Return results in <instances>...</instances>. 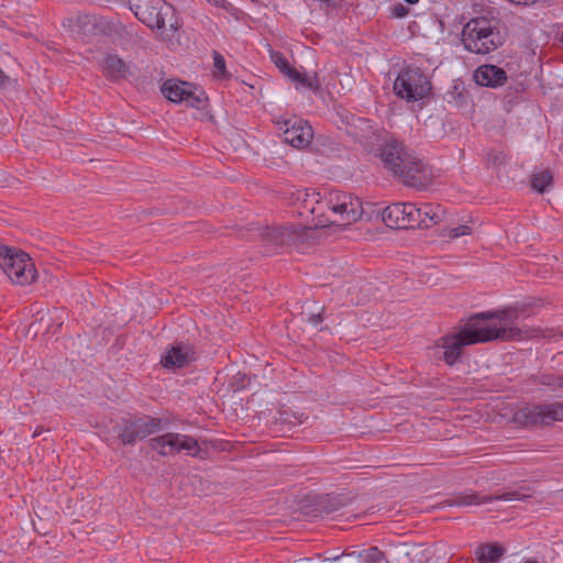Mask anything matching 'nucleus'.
Instances as JSON below:
<instances>
[{"instance_id":"obj_1","label":"nucleus","mask_w":563,"mask_h":563,"mask_svg":"<svg viewBox=\"0 0 563 563\" xmlns=\"http://www.w3.org/2000/svg\"><path fill=\"white\" fill-rule=\"evenodd\" d=\"M289 200L299 217L311 218V224L318 229L338 227L345 230L364 216L363 201L347 191L330 190L321 195L313 189H298L291 192Z\"/></svg>"},{"instance_id":"obj_2","label":"nucleus","mask_w":563,"mask_h":563,"mask_svg":"<svg viewBox=\"0 0 563 563\" xmlns=\"http://www.w3.org/2000/svg\"><path fill=\"white\" fill-rule=\"evenodd\" d=\"M522 309L508 306L476 313L463 325L473 344L492 341L520 342L550 336L551 330L541 327L519 325Z\"/></svg>"},{"instance_id":"obj_3","label":"nucleus","mask_w":563,"mask_h":563,"mask_svg":"<svg viewBox=\"0 0 563 563\" xmlns=\"http://www.w3.org/2000/svg\"><path fill=\"white\" fill-rule=\"evenodd\" d=\"M465 48L475 54H488L504 43L498 21L475 18L468 21L462 33Z\"/></svg>"},{"instance_id":"obj_4","label":"nucleus","mask_w":563,"mask_h":563,"mask_svg":"<svg viewBox=\"0 0 563 563\" xmlns=\"http://www.w3.org/2000/svg\"><path fill=\"white\" fill-rule=\"evenodd\" d=\"M134 15L151 29L163 30L168 23L169 31L174 34L177 32V21L175 18V9L170 2H134L129 7ZM161 40L166 42L168 46H174L179 43L178 38L173 36H165L161 32Z\"/></svg>"},{"instance_id":"obj_5","label":"nucleus","mask_w":563,"mask_h":563,"mask_svg":"<svg viewBox=\"0 0 563 563\" xmlns=\"http://www.w3.org/2000/svg\"><path fill=\"white\" fill-rule=\"evenodd\" d=\"M0 267L18 285H29L36 278V269L32 260L18 249L0 245Z\"/></svg>"},{"instance_id":"obj_6","label":"nucleus","mask_w":563,"mask_h":563,"mask_svg":"<svg viewBox=\"0 0 563 563\" xmlns=\"http://www.w3.org/2000/svg\"><path fill=\"white\" fill-rule=\"evenodd\" d=\"M305 223L299 225L287 224L277 228H268L265 239L273 246H295L299 251L306 250V244L316 238V229L311 224V218H303Z\"/></svg>"},{"instance_id":"obj_7","label":"nucleus","mask_w":563,"mask_h":563,"mask_svg":"<svg viewBox=\"0 0 563 563\" xmlns=\"http://www.w3.org/2000/svg\"><path fill=\"white\" fill-rule=\"evenodd\" d=\"M511 421L519 427L550 424L563 421V401L553 404L523 405L512 413Z\"/></svg>"},{"instance_id":"obj_8","label":"nucleus","mask_w":563,"mask_h":563,"mask_svg":"<svg viewBox=\"0 0 563 563\" xmlns=\"http://www.w3.org/2000/svg\"><path fill=\"white\" fill-rule=\"evenodd\" d=\"M395 93L408 101H419L431 91V82L418 67H406L397 76L394 82Z\"/></svg>"},{"instance_id":"obj_9","label":"nucleus","mask_w":563,"mask_h":563,"mask_svg":"<svg viewBox=\"0 0 563 563\" xmlns=\"http://www.w3.org/2000/svg\"><path fill=\"white\" fill-rule=\"evenodd\" d=\"M473 345L465 329L462 327L455 332L446 333L439 338L429 347L435 360L443 361L446 365H454L462 356L464 346Z\"/></svg>"},{"instance_id":"obj_10","label":"nucleus","mask_w":563,"mask_h":563,"mask_svg":"<svg viewBox=\"0 0 563 563\" xmlns=\"http://www.w3.org/2000/svg\"><path fill=\"white\" fill-rule=\"evenodd\" d=\"M150 446L163 456L175 455L181 451L191 456H198L201 451L198 441L194 437L175 432L152 438Z\"/></svg>"},{"instance_id":"obj_11","label":"nucleus","mask_w":563,"mask_h":563,"mask_svg":"<svg viewBox=\"0 0 563 563\" xmlns=\"http://www.w3.org/2000/svg\"><path fill=\"white\" fill-rule=\"evenodd\" d=\"M162 93L172 102H183L196 109L203 108L207 101L205 91L187 81L167 80L162 86Z\"/></svg>"},{"instance_id":"obj_12","label":"nucleus","mask_w":563,"mask_h":563,"mask_svg":"<svg viewBox=\"0 0 563 563\" xmlns=\"http://www.w3.org/2000/svg\"><path fill=\"white\" fill-rule=\"evenodd\" d=\"M394 175L404 184L418 189L426 188L432 179V172L429 166L412 153L399 168L395 169Z\"/></svg>"},{"instance_id":"obj_13","label":"nucleus","mask_w":563,"mask_h":563,"mask_svg":"<svg viewBox=\"0 0 563 563\" xmlns=\"http://www.w3.org/2000/svg\"><path fill=\"white\" fill-rule=\"evenodd\" d=\"M382 218L389 228L408 229L416 228L419 213L415 203L396 202L384 209Z\"/></svg>"},{"instance_id":"obj_14","label":"nucleus","mask_w":563,"mask_h":563,"mask_svg":"<svg viewBox=\"0 0 563 563\" xmlns=\"http://www.w3.org/2000/svg\"><path fill=\"white\" fill-rule=\"evenodd\" d=\"M278 125L285 142L294 147L305 148L313 137L312 128L303 120L289 119L278 122Z\"/></svg>"},{"instance_id":"obj_15","label":"nucleus","mask_w":563,"mask_h":563,"mask_svg":"<svg viewBox=\"0 0 563 563\" xmlns=\"http://www.w3.org/2000/svg\"><path fill=\"white\" fill-rule=\"evenodd\" d=\"M161 421L152 417L139 418L125 424L119 438L123 444H133L159 430Z\"/></svg>"},{"instance_id":"obj_16","label":"nucleus","mask_w":563,"mask_h":563,"mask_svg":"<svg viewBox=\"0 0 563 563\" xmlns=\"http://www.w3.org/2000/svg\"><path fill=\"white\" fill-rule=\"evenodd\" d=\"M419 218L416 228H432L446 219V210L439 203L426 202L417 206Z\"/></svg>"},{"instance_id":"obj_17","label":"nucleus","mask_w":563,"mask_h":563,"mask_svg":"<svg viewBox=\"0 0 563 563\" xmlns=\"http://www.w3.org/2000/svg\"><path fill=\"white\" fill-rule=\"evenodd\" d=\"M410 154L401 143L396 141L387 142L380 148L382 161L394 174L395 169L399 168Z\"/></svg>"},{"instance_id":"obj_18","label":"nucleus","mask_w":563,"mask_h":563,"mask_svg":"<svg viewBox=\"0 0 563 563\" xmlns=\"http://www.w3.org/2000/svg\"><path fill=\"white\" fill-rule=\"evenodd\" d=\"M474 80L477 85L496 88L503 86L507 80L506 71L495 65L486 64L479 66L474 73Z\"/></svg>"},{"instance_id":"obj_19","label":"nucleus","mask_w":563,"mask_h":563,"mask_svg":"<svg viewBox=\"0 0 563 563\" xmlns=\"http://www.w3.org/2000/svg\"><path fill=\"white\" fill-rule=\"evenodd\" d=\"M195 360V352L189 346L175 345L166 351L161 360L164 367L176 369L188 365Z\"/></svg>"},{"instance_id":"obj_20","label":"nucleus","mask_w":563,"mask_h":563,"mask_svg":"<svg viewBox=\"0 0 563 563\" xmlns=\"http://www.w3.org/2000/svg\"><path fill=\"white\" fill-rule=\"evenodd\" d=\"M101 70L110 80H120L126 77L129 66L118 55L109 54L101 62Z\"/></svg>"},{"instance_id":"obj_21","label":"nucleus","mask_w":563,"mask_h":563,"mask_svg":"<svg viewBox=\"0 0 563 563\" xmlns=\"http://www.w3.org/2000/svg\"><path fill=\"white\" fill-rule=\"evenodd\" d=\"M287 77L294 81L298 87L309 88L313 91H318L320 89V82L317 74L308 75L306 73H300L296 68H292Z\"/></svg>"},{"instance_id":"obj_22","label":"nucleus","mask_w":563,"mask_h":563,"mask_svg":"<svg viewBox=\"0 0 563 563\" xmlns=\"http://www.w3.org/2000/svg\"><path fill=\"white\" fill-rule=\"evenodd\" d=\"M287 77L294 81L298 87L309 88L313 91H318L320 89V82L317 74L308 75L306 73H300L296 68H292Z\"/></svg>"},{"instance_id":"obj_23","label":"nucleus","mask_w":563,"mask_h":563,"mask_svg":"<svg viewBox=\"0 0 563 563\" xmlns=\"http://www.w3.org/2000/svg\"><path fill=\"white\" fill-rule=\"evenodd\" d=\"M504 554V549L495 543L481 545L476 556L481 563H496Z\"/></svg>"},{"instance_id":"obj_24","label":"nucleus","mask_w":563,"mask_h":563,"mask_svg":"<svg viewBox=\"0 0 563 563\" xmlns=\"http://www.w3.org/2000/svg\"><path fill=\"white\" fill-rule=\"evenodd\" d=\"M493 499H512V497H511V495H504V496H496V497H492V496L481 497L477 494H468V495L459 497L456 503L459 505L470 506V505H481L484 503H488Z\"/></svg>"},{"instance_id":"obj_25","label":"nucleus","mask_w":563,"mask_h":563,"mask_svg":"<svg viewBox=\"0 0 563 563\" xmlns=\"http://www.w3.org/2000/svg\"><path fill=\"white\" fill-rule=\"evenodd\" d=\"M552 184V176L549 172H540L538 174L532 175L531 177V187L542 194L545 189Z\"/></svg>"},{"instance_id":"obj_26","label":"nucleus","mask_w":563,"mask_h":563,"mask_svg":"<svg viewBox=\"0 0 563 563\" xmlns=\"http://www.w3.org/2000/svg\"><path fill=\"white\" fill-rule=\"evenodd\" d=\"M357 563H387L385 555L377 548H369L358 554Z\"/></svg>"},{"instance_id":"obj_27","label":"nucleus","mask_w":563,"mask_h":563,"mask_svg":"<svg viewBox=\"0 0 563 563\" xmlns=\"http://www.w3.org/2000/svg\"><path fill=\"white\" fill-rule=\"evenodd\" d=\"M473 232V229L468 224H461L455 228H444L442 230L441 235L443 238L455 240L465 235H471Z\"/></svg>"},{"instance_id":"obj_28","label":"nucleus","mask_w":563,"mask_h":563,"mask_svg":"<svg viewBox=\"0 0 563 563\" xmlns=\"http://www.w3.org/2000/svg\"><path fill=\"white\" fill-rule=\"evenodd\" d=\"M213 76L217 79H227L230 76L225 67L224 57L218 52H213Z\"/></svg>"},{"instance_id":"obj_29","label":"nucleus","mask_w":563,"mask_h":563,"mask_svg":"<svg viewBox=\"0 0 563 563\" xmlns=\"http://www.w3.org/2000/svg\"><path fill=\"white\" fill-rule=\"evenodd\" d=\"M272 62L276 65V67L287 76L288 73L292 69L284 55L279 52H272L271 54Z\"/></svg>"},{"instance_id":"obj_30","label":"nucleus","mask_w":563,"mask_h":563,"mask_svg":"<svg viewBox=\"0 0 563 563\" xmlns=\"http://www.w3.org/2000/svg\"><path fill=\"white\" fill-rule=\"evenodd\" d=\"M505 163H506V155L504 152H497V153L489 154L488 164L492 165L494 168H497L500 165H504Z\"/></svg>"},{"instance_id":"obj_31","label":"nucleus","mask_w":563,"mask_h":563,"mask_svg":"<svg viewBox=\"0 0 563 563\" xmlns=\"http://www.w3.org/2000/svg\"><path fill=\"white\" fill-rule=\"evenodd\" d=\"M409 13V9L402 3H397L391 8V15L394 18H404Z\"/></svg>"},{"instance_id":"obj_32","label":"nucleus","mask_w":563,"mask_h":563,"mask_svg":"<svg viewBox=\"0 0 563 563\" xmlns=\"http://www.w3.org/2000/svg\"><path fill=\"white\" fill-rule=\"evenodd\" d=\"M543 383L549 386L563 388V378L562 377L551 378V380L549 379L548 382H543Z\"/></svg>"},{"instance_id":"obj_33","label":"nucleus","mask_w":563,"mask_h":563,"mask_svg":"<svg viewBox=\"0 0 563 563\" xmlns=\"http://www.w3.org/2000/svg\"><path fill=\"white\" fill-rule=\"evenodd\" d=\"M323 320L321 312L318 313H311L308 317V321L312 323L313 325H318Z\"/></svg>"},{"instance_id":"obj_34","label":"nucleus","mask_w":563,"mask_h":563,"mask_svg":"<svg viewBox=\"0 0 563 563\" xmlns=\"http://www.w3.org/2000/svg\"><path fill=\"white\" fill-rule=\"evenodd\" d=\"M84 19H85V20H87V22L85 23V26L90 25V26H91V29H96V23H95V21H91V19H90L89 16H85Z\"/></svg>"},{"instance_id":"obj_35","label":"nucleus","mask_w":563,"mask_h":563,"mask_svg":"<svg viewBox=\"0 0 563 563\" xmlns=\"http://www.w3.org/2000/svg\"><path fill=\"white\" fill-rule=\"evenodd\" d=\"M8 80L5 74L0 69V86H3Z\"/></svg>"}]
</instances>
